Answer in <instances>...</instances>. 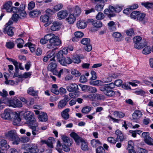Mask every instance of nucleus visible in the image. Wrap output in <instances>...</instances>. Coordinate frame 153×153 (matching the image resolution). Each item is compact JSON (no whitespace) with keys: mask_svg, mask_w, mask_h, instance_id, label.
<instances>
[{"mask_svg":"<svg viewBox=\"0 0 153 153\" xmlns=\"http://www.w3.org/2000/svg\"><path fill=\"white\" fill-rule=\"evenodd\" d=\"M25 119L27 123L29 124V128L32 129V133L33 135L35 136L40 133V130L38 126L33 114H31L28 117H26Z\"/></svg>","mask_w":153,"mask_h":153,"instance_id":"f257e3e1","label":"nucleus"},{"mask_svg":"<svg viewBox=\"0 0 153 153\" xmlns=\"http://www.w3.org/2000/svg\"><path fill=\"white\" fill-rule=\"evenodd\" d=\"M5 135L7 138L13 141V144L17 145L19 144L20 138L15 130L10 131L7 133H5Z\"/></svg>","mask_w":153,"mask_h":153,"instance_id":"f03ea898","label":"nucleus"},{"mask_svg":"<svg viewBox=\"0 0 153 153\" xmlns=\"http://www.w3.org/2000/svg\"><path fill=\"white\" fill-rule=\"evenodd\" d=\"M70 136L74 139L75 141L78 145L81 143V149L83 150H86L88 149V146L86 141L79 137L75 132H73L70 134Z\"/></svg>","mask_w":153,"mask_h":153,"instance_id":"7ed1b4c3","label":"nucleus"},{"mask_svg":"<svg viewBox=\"0 0 153 153\" xmlns=\"http://www.w3.org/2000/svg\"><path fill=\"white\" fill-rule=\"evenodd\" d=\"M61 43V41L58 36H54L50 40L49 43L47 45V48L49 49L53 48L55 46L59 45Z\"/></svg>","mask_w":153,"mask_h":153,"instance_id":"20e7f679","label":"nucleus"},{"mask_svg":"<svg viewBox=\"0 0 153 153\" xmlns=\"http://www.w3.org/2000/svg\"><path fill=\"white\" fill-rule=\"evenodd\" d=\"M25 148L26 150L30 153H38L39 151L38 147L35 144H26Z\"/></svg>","mask_w":153,"mask_h":153,"instance_id":"39448f33","label":"nucleus"},{"mask_svg":"<svg viewBox=\"0 0 153 153\" xmlns=\"http://www.w3.org/2000/svg\"><path fill=\"white\" fill-rule=\"evenodd\" d=\"M81 42L82 45L85 46L84 47V49L85 51L88 52L91 51L92 47L90 44V39L89 38H83L81 40Z\"/></svg>","mask_w":153,"mask_h":153,"instance_id":"423d86ee","label":"nucleus"},{"mask_svg":"<svg viewBox=\"0 0 153 153\" xmlns=\"http://www.w3.org/2000/svg\"><path fill=\"white\" fill-rule=\"evenodd\" d=\"M17 79H16V81H14L13 80H8L7 77H5V83L8 85H17V84L20 82H22L23 78H25L27 77H17Z\"/></svg>","mask_w":153,"mask_h":153,"instance_id":"0eeeda50","label":"nucleus"},{"mask_svg":"<svg viewBox=\"0 0 153 153\" xmlns=\"http://www.w3.org/2000/svg\"><path fill=\"white\" fill-rule=\"evenodd\" d=\"M142 40V38L139 36L135 37L133 39L134 42V47L138 49H140L142 48L143 46L141 45L140 42Z\"/></svg>","mask_w":153,"mask_h":153,"instance_id":"6e6552de","label":"nucleus"},{"mask_svg":"<svg viewBox=\"0 0 153 153\" xmlns=\"http://www.w3.org/2000/svg\"><path fill=\"white\" fill-rule=\"evenodd\" d=\"M57 65L55 61L51 62L48 65V69L51 71L54 75V72H56L57 70L56 68Z\"/></svg>","mask_w":153,"mask_h":153,"instance_id":"1a4fd4ad","label":"nucleus"},{"mask_svg":"<svg viewBox=\"0 0 153 153\" xmlns=\"http://www.w3.org/2000/svg\"><path fill=\"white\" fill-rule=\"evenodd\" d=\"M68 12L66 10H63L59 11L57 14L58 19L61 20L65 19L68 15Z\"/></svg>","mask_w":153,"mask_h":153,"instance_id":"9d476101","label":"nucleus"},{"mask_svg":"<svg viewBox=\"0 0 153 153\" xmlns=\"http://www.w3.org/2000/svg\"><path fill=\"white\" fill-rule=\"evenodd\" d=\"M88 22L89 23H91L93 26L96 28H100L102 26V23L101 22L97 20H94L92 19H88Z\"/></svg>","mask_w":153,"mask_h":153,"instance_id":"9b49d317","label":"nucleus"},{"mask_svg":"<svg viewBox=\"0 0 153 153\" xmlns=\"http://www.w3.org/2000/svg\"><path fill=\"white\" fill-rule=\"evenodd\" d=\"M21 121L19 114L16 113L13 117V124L14 125H19Z\"/></svg>","mask_w":153,"mask_h":153,"instance_id":"f8f14e48","label":"nucleus"},{"mask_svg":"<svg viewBox=\"0 0 153 153\" xmlns=\"http://www.w3.org/2000/svg\"><path fill=\"white\" fill-rule=\"evenodd\" d=\"M72 62V60L69 57H65L60 60L59 62L63 66H66L67 64H70Z\"/></svg>","mask_w":153,"mask_h":153,"instance_id":"ddd939ff","label":"nucleus"},{"mask_svg":"<svg viewBox=\"0 0 153 153\" xmlns=\"http://www.w3.org/2000/svg\"><path fill=\"white\" fill-rule=\"evenodd\" d=\"M67 90L70 92H76L78 91V87L77 85L75 83L71 84L66 87Z\"/></svg>","mask_w":153,"mask_h":153,"instance_id":"4468645a","label":"nucleus"},{"mask_svg":"<svg viewBox=\"0 0 153 153\" xmlns=\"http://www.w3.org/2000/svg\"><path fill=\"white\" fill-rule=\"evenodd\" d=\"M76 17L73 14L70 13L68 16L66 18V20L70 24H73L76 20Z\"/></svg>","mask_w":153,"mask_h":153,"instance_id":"2eb2a0df","label":"nucleus"},{"mask_svg":"<svg viewBox=\"0 0 153 153\" xmlns=\"http://www.w3.org/2000/svg\"><path fill=\"white\" fill-rule=\"evenodd\" d=\"M11 111L9 109H6L4 110V112L1 114V117L4 119L10 120L11 118L10 113Z\"/></svg>","mask_w":153,"mask_h":153,"instance_id":"dca6fc26","label":"nucleus"},{"mask_svg":"<svg viewBox=\"0 0 153 153\" xmlns=\"http://www.w3.org/2000/svg\"><path fill=\"white\" fill-rule=\"evenodd\" d=\"M142 113L140 111L136 110L132 114V118L133 120H138L142 117Z\"/></svg>","mask_w":153,"mask_h":153,"instance_id":"f3484780","label":"nucleus"},{"mask_svg":"<svg viewBox=\"0 0 153 153\" xmlns=\"http://www.w3.org/2000/svg\"><path fill=\"white\" fill-rule=\"evenodd\" d=\"M61 139L64 144H67L68 146H71L72 143V140L68 137L65 135H62L61 136Z\"/></svg>","mask_w":153,"mask_h":153,"instance_id":"a211bd4d","label":"nucleus"},{"mask_svg":"<svg viewBox=\"0 0 153 153\" xmlns=\"http://www.w3.org/2000/svg\"><path fill=\"white\" fill-rule=\"evenodd\" d=\"M12 7V3L10 1L6 2L3 5V8L5 10L6 12L8 13L11 12V10Z\"/></svg>","mask_w":153,"mask_h":153,"instance_id":"6ab92c4d","label":"nucleus"},{"mask_svg":"<svg viewBox=\"0 0 153 153\" xmlns=\"http://www.w3.org/2000/svg\"><path fill=\"white\" fill-rule=\"evenodd\" d=\"M13 27L10 26H5L3 32L4 33H7L8 35L12 36L13 35Z\"/></svg>","mask_w":153,"mask_h":153,"instance_id":"aec40b11","label":"nucleus"},{"mask_svg":"<svg viewBox=\"0 0 153 153\" xmlns=\"http://www.w3.org/2000/svg\"><path fill=\"white\" fill-rule=\"evenodd\" d=\"M103 92L104 94L108 97H112L115 94V91L111 89H108L106 87H103Z\"/></svg>","mask_w":153,"mask_h":153,"instance_id":"412c9836","label":"nucleus"},{"mask_svg":"<svg viewBox=\"0 0 153 153\" xmlns=\"http://www.w3.org/2000/svg\"><path fill=\"white\" fill-rule=\"evenodd\" d=\"M69 72V71L68 69L63 68L61 69L59 72L57 71L56 72H54V75L60 76L62 75H66Z\"/></svg>","mask_w":153,"mask_h":153,"instance_id":"4be33fe9","label":"nucleus"},{"mask_svg":"<svg viewBox=\"0 0 153 153\" xmlns=\"http://www.w3.org/2000/svg\"><path fill=\"white\" fill-rule=\"evenodd\" d=\"M61 24L59 22L55 21L53 22L51 29L52 31L58 30L60 28Z\"/></svg>","mask_w":153,"mask_h":153,"instance_id":"5701e85b","label":"nucleus"},{"mask_svg":"<svg viewBox=\"0 0 153 153\" xmlns=\"http://www.w3.org/2000/svg\"><path fill=\"white\" fill-rule=\"evenodd\" d=\"M87 23L86 22L83 20H80L78 21L76 24L77 27L78 28L84 29L87 26Z\"/></svg>","mask_w":153,"mask_h":153,"instance_id":"b1692460","label":"nucleus"},{"mask_svg":"<svg viewBox=\"0 0 153 153\" xmlns=\"http://www.w3.org/2000/svg\"><path fill=\"white\" fill-rule=\"evenodd\" d=\"M10 147V146L7 144L5 140H2L0 141V148L2 150L7 149Z\"/></svg>","mask_w":153,"mask_h":153,"instance_id":"393cba45","label":"nucleus"},{"mask_svg":"<svg viewBox=\"0 0 153 153\" xmlns=\"http://www.w3.org/2000/svg\"><path fill=\"white\" fill-rule=\"evenodd\" d=\"M115 134L117 136L116 139L117 140L120 142L123 141L124 139V137L122 132L120 130L117 129L115 131Z\"/></svg>","mask_w":153,"mask_h":153,"instance_id":"a878e982","label":"nucleus"},{"mask_svg":"<svg viewBox=\"0 0 153 153\" xmlns=\"http://www.w3.org/2000/svg\"><path fill=\"white\" fill-rule=\"evenodd\" d=\"M70 109L68 108H67L61 112V116L64 120H67L69 118V115L68 113Z\"/></svg>","mask_w":153,"mask_h":153,"instance_id":"bb28decb","label":"nucleus"},{"mask_svg":"<svg viewBox=\"0 0 153 153\" xmlns=\"http://www.w3.org/2000/svg\"><path fill=\"white\" fill-rule=\"evenodd\" d=\"M38 93L37 91H35L33 87H30L27 90V93L33 96H36Z\"/></svg>","mask_w":153,"mask_h":153,"instance_id":"cd10ccee","label":"nucleus"},{"mask_svg":"<svg viewBox=\"0 0 153 153\" xmlns=\"http://www.w3.org/2000/svg\"><path fill=\"white\" fill-rule=\"evenodd\" d=\"M38 119L40 121L46 122L48 120L47 115L46 113H42L38 116Z\"/></svg>","mask_w":153,"mask_h":153,"instance_id":"c85d7f7f","label":"nucleus"},{"mask_svg":"<svg viewBox=\"0 0 153 153\" xmlns=\"http://www.w3.org/2000/svg\"><path fill=\"white\" fill-rule=\"evenodd\" d=\"M41 13L40 10L38 9H36L30 12L29 13L30 15L32 17H35L37 16Z\"/></svg>","mask_w":153,"mask_h":153,"instance_id":"c756f323","label":"nucleus"},{"mask_svg":"<svg viewBox=\"0 0 153 153\" xmlns=\"http://www.w3.org/2000/svg\"><path fill=\"white\" fill-rule=\"evenodd\" d=\"M81 12V10L79 7L76 6L74 8L72 13L76 17L79 16L80 15Z\"/></svg>","mask_w":153,"mask_h":153,"instance_id":"7c9ffc66","label":"nucleus"},{"mask_svg":"<svg viewBox=\"0 0 153 153\" xmlns=\"http://www.w3.org/2000/svg\"><path fill=\"white\" fill-rule=\"evenodd\" d=\"M107 24L108 29L110 30L114 31L116 30V25L114 22L111 21Z\"/></svg>","mask_w":153,"mask_h":153,"instance_id":"2f4dec72","label":"nucleus"},{"mask_svg":"<svg viewBox=\"0 0 153 153\" xmlns=\"http://www.w3.org/2000/svg\"><path fill=\"white\" fill-rule=\"evenodd\" d=\"M114 116L117 118H122L125 116V114L122 111H116L113 113Z\"/></svg>","mask_w":153,"mask_h":153,"instance_id":"473e14b6","label":"nucleus"},{"mask_svg":"<svg viewBox=\"0 0 153 153\" xmlns=\"http://www.w3.org/2000/svg\"><path fill=\"white\" fill-rule=\"evenodd\" d=\"M141 4L147 9L153 7V3H150L147 1H144L141 2Z\"/></svg>","mask_w":153,"mask_h":153,"instance_id":"72a5a7b5","label":"nucleus"},{"mask_svg":"<svg viewBox=\"0 0 153 153\" xmlns=\"http://www.w3.org/2000/svg\"><path fill=\"white\" fill-rule=\"evenodd\" d=\"M67 103L63 100H61L58 103V108L59 109H61L65 107Z\"/></svg>","mask_w":153,"mask_h":153,"instance_id":"f704fd0d","label":"nucleus"},{"mask_svg":"<svg viewBox=\"0 0 153 153\" xmlns=\"http://www.w3.org/2000/svg\"><path fill=\"white\" fill-rule=\"evenodd\" d=\"M55 53V52L54 50H53L51 51H49L47 52V55L49 58L53 57L51 59V61H55L54 59L55 57L54 56Z\"/></svg>","mask_w":153,"mask_h":153,"instance_id":"c9c22d12","label":"nucleus"},{"mask_svg":"<svg viewBox=\"0 0 153 153\" xmlns=\"http://www.w3.org/2000/svg\"><path fill=\"white\" fill-rule=\"evenodd\" d=\"M17 44V46L19 48H21L23 46L24 41L23 39L21 38L18 39L16 41Z\"/></svg>","mask_w":153,"mask_h":153,"instance_id":"e433bc0d","label":"nucleus"},{"mask_svg":"<svg viewBox=\"0 0 153 153\" xmlns=\"http://www.w3.org/2000/svg\"><path fill=\"white\" fill-rule=\"evenodd\" d=\"M89 83L91 85H102L103 83L101 80H97L94 81H91Z\"/></svg>","mask_w":153,"mask_h":153,"instance_id":"4c0bfd02","label":"nucleus"},{"mask_svg":"<svg viewBox=\"0 0 153 153\" xmlns=\"http://www.w3.org/2000/svg\"><path fill=\"white\" fill-rule=\"evenodd\" d=\"M91 143L93 147H96L98 145L101 144L100 142L98 140L93 139L91 141Z\"/></svg>","mask_w":153,"mask_h":153,"instance_id":"58836bf2","label":"nucleus"},{"mask_svg":"<svg viewBox=\"0 0 153 153\" xmlns=\"http://www.w3.org/2000/svg\"><path fill=\"white\" fill-rule=\"evenodd\" d=\"M40 19L41 22L44 23L48 22L49 21V17L46 15H44L41 16Z\"/></svg>","mask_w":153,"mask_h":153,"instance_id":"ea45409f","label":"nucleus"},{"mask_svg":"<svg viewBox=\"0 0 153 153\" xmlns=\"http://www.w3.org/2000/svg\"><path fill=\"white\" fill-rule=\"evenodd\" d=\"M145 142L147 144L150 145H153V140L149 136L144 140Z\"/></svg>","mask_w":153,"mask_h":153,"instance_id":"a19ab883","label":"nucleus"},{"mask_svg":"<svg viewBox=\"0 0 153 153\" xmlns=\"http://www.w3.org/2000/svg\"><path fill=\"white\" fill-rule=\"evenodd\" d=\"M63 52L61 51H59L57 54V58L58 61L59 62H60V60H62L64 57L63 56Z\"/></svg>","mask_w":153,"mask_h":153,"instance_id":"79ce46f5","label":"nucleus"},{"mask_svg":"<svg viewBox=\"0 0 153 153\" xmlns=\"http://www.w3.org/2000/svg\"><path fill=\"white\" fill-rule=\"evenodd\" d=\"M34 46V45H33L31 42H28L25 45V46H28L29 47L30 51L32 53L33 52L35 51Z\"/></svg>","mask_w":153,"mask_h":153,"instance_id":"37998d69","label":"nucleus"},{"mask_svg":"<svg viewBox=\"0 0 153 153\" xmlns=\"http://www.w3.org/2000/svg\"><path fill=\"white\" fill-rule=\"evenodd\" d=\"M151 51V47L149 46H147L143 49V53L144 54H147L150 53Z\"/></svg>","mask_w":153,"mask_h":153,"instance_id":"c03bdc74","label":"nucleus"},{"mask_svg":"<svg viewBox=\"0 0 153 153\" xmlns=\"http://www.w3.org/2000/svg\"><path fill=\"white\" fill-rule=\"evenodd\" d=\"M91 108L89 106H86L83 108L82 110V112L84 114H87L91 110Z\"/></svg>","mask_w":153,"mask_h":153,"instance_id":"a18cd8bd","label":"nucleus"},{"mask_svg":"<svg viewBox=\"0 0 153 153\" xmlns=\"http://www.w3.org/2000/svg\"><path fill=\"white\" fill-rule=\"evenodd\" d=\"M145 16V14L140 13L139 12L137 19V20L141 21L144 19Z\"/></svg>","mask_w":153,"mask_h":153,"instance_id":"49530a36","label":"nucleus"},{"mask_svg":"<svg viewBox=\"0 0 153 153\" xmlns=\"http://www.w3.org/2000/svg\"><path fill=\"white\" fill-rule=\"evenodd\" d=\"M71 74L75 76H79L81 75L80 73L75 69H73L71 71Z\"/></svg>","mask_w":153,"mask_h":153,"instance_id":"de8ad7c7","label":"nucleus"},{"mask_svg":"<svg viewBox=\"0 0 153 153\" xmlns=\"http://www.w3.org/2000/svg\"><path fill=\"white\" fill-rule=\"evenodd\" d=\"M96 94H89L87 95V98H88L89 100L92 101H95L97 100Z\"/></svg>","mask_w":153,"mask_h":153,"instance_id":"09e8293b","label":"nucleus"},{"mask_svg":"<svg viewBox=\"0 0 153 153\" xmlns=\"http://www.w3.org/2000/svg\"><path fill=\"white\" fill-rule=\"evenodd\" d=\"M111 77H104L101 80L103 85L104 83H108L112 81Z\"/></svg>","mask_w":153,"mask_h":153,"instance_id":"8fccbe9b","label":"nucleus"},{"mask_svg":"<svg viewBox=\"0 0 153 153\" xmlns=\"http://www.w3.org/2000/svg\"><path fill=\"white\" fill-rule=\"evenodd\" d=\"M6 45L7 48L11 49L14 48L15 44L13 42L10 41L6 42Z\"/></svg>","mask_w":153,"mask_h":153,"instance_id":"3c124183","label":"nucleus"},{"mask_svg":"<svg viewBox=\"0 0 153 153\" xmlns=\"http://www.w3.org/2000/svg\"><path fill=\"white\" fill-rule=\"evenodd\" d=\"M104 6L103 4H97L95 6V8L97 11H100L103 9Z\"/></svg>","mask_w":153,"mask_h":153,"instance_id":"603ef678","label":"nucleus"},{"mask_svg":"<svg viewBox=\"0 0 153 153\" xmlns=\"http://www.w3.org/2000/svg\"><path fill=\"white\" fill-rule=\"evenodd\" d=\"M54 36V35L53 34H48L44 36V38L48 42V40L50 41L52 39Z\"/></svg>","mask_w":153,"mask_h":153,"instance_id":"864d4df0","label":"nucleus"},{"mask_svg":"<svg viewBox=\"0 0 153 153\" xmlns=\"http://www.w3.org/2000/svg\"><path fill=\"white\" fill-rule=\"evenodd\" d=\"M75 93H70L69 94V96L72 98H75L79 96L78 93L79 92V91L75 92Z\"/></svg>","mask_w":153,"mask_h":153,"instance_id":"5fc2aeb1","label":"nucleus"},{"mask_svg":"<svg viewBox=\"0 0 153 153\" xmlns=\"http://www.w3.org/2000/svg\"><path fill=\"white\" fill-rule=\"evenodd\" d=\"M139 11H134L132 12L130 14V17L132 19H137Z\"/></svg>","mask_w":153,"mask_h":153,"instance_id":"6e6d98bb","label":"nucleus"},{"mask_svg":"<svg viewBox=\"0 0 153 153\" xmlns=\"http://www.w3.org/2000/svg\"><path fill=\"white\" fill-rule=\"evenodd\" d=\"M72 60V62L75 63H79L81 62V60L78 56H74L73 58L71 59Z\"/></svg>","mask_w":153,"mask_h":153,"instance_id":"4d7b16f0","label":"nucleus"},{"mask_svg":"<svg viewBox=\"0 0 153 153\" xmlns=\"http://www.w3.org/2000/svg\"><path fill=\"white\" fill-rule=\"evenodd\" d=\"M71 146L67 145L66 144H63L62 146V149L64 151L68 152H69L70 150V147Z\"/></svg>","mask_w":153,"mask_h":153,"instance_id":"13d9d810","label":"nucleus"},{"mask_svg":"<svg viewBox=\"0 0 153 153\" xmlns=\"http://www.w3.org/2000/svg\"><path fill=\"white\" fill-rule=\"evenodd\" d=\"M15 107H21L22 106L21 102L16 99H15Z\"/></svg>","mask_w":153,"mask_h":153,"instance_id":"bf43d9fd","label":"nucleus"},{"mask_svg":"<svg viewBox=\"0 0 153 153\" xmlns=\"http://www.w3.org/2000/svg\"><path fill=\"white\" fill-rule=\"evenodd\" d=\"M96 18L97 20H101L104 18V16L102 13L100 12L96 16Z\"/></svg>","mask_w":153,"mask_h":153,"instance_id":"052dcab7","label":"nucleus"},{"mask_svg":"<svg viewBox=\"0 0 153 153\" xmlns=\"http://www.w3.org/2000/svg\"><path fill=\"white\" fill-rule=\"evenodd\" d=\"M75 36L78 38H81L84 36L83 33L81 31H77L75 32Z\"/></svg>","mask_w":153,"mask_h":153,"instance_id":"680f3d73","label":"nucleus"},{"mask_svg":"<svg viewBox=\"0 0 153 153\" xmlns=\"http://www.w3.org/2000/svg\"><path fill=\"white\" fill-rule=\"evenodd\" d=\"M35 6V4L34 1H31L28 4V8L29 10H32Z\"/></svg>","mask_w":153,"mask_h":153,"instance_id":"e2e57ef3","label":"nucleus"},{"mask_svg":"<svg viewBox=\"0 0 153 153\" xmlns=\"http://www.w3.org/2000/svg\"><path fill=\"white\" fill-rule=\"evenodd\" d=\"M88 91H89L90 93H94L97 92V89L95 87L89 86Z\"/></svg>","mask_w":153,"mask_h":153,"instance_id":"0e129e2a","label":"nucleus"},{"mask_svg":"<svg viewBox=\"0 0 153 153\" xmlns=\"http://www.w3.org/2000/svg\"><path fill=\"white\" fill-rule=\"evenodd\" d=\"M105 150L101 146H99L96 149V153H105Z\"/></svg>","mask_w":153,"mask_h":153,"instance_id":"69168bd1","label":"nucleus"},{"mask_svg":"<svg viewBox=\"0 0 153 153\" xmlns=\"http://www.w3.org/2000/svg\"><path fill=\"white\" fill-rule=\"evenodd\" d=\"M63 7V5L62 4H59L53 7V9L56 11L60 10Z\"/></svg>","mask_w":153,"mask_h":153,"instance_id":"338daca9","label":"nucleus"},{"mask_svg":"<svg viewBox=\"0 0 153 153\" xmlns=\"http://www.w3.org/2000/svg\"><path fill=\"white\" fill-rule=\"evenodd\" d=\"M15 99H13L8 100V102L9 104V106H11L13 107H15Z\"/></svg>","mask_w":153,"mask_h":153,"instance_id":"774afa93","label":"nucleus"}]
</instances>
